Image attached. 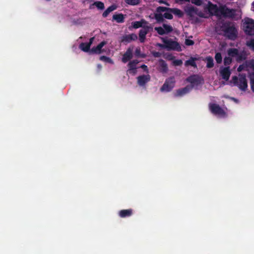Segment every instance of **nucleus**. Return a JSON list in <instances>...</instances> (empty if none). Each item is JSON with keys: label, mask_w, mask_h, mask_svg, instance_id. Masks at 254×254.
I'll return each instance as SVG.
<instances>
[{"label": "nucleus", "mask_w": 254, "mask_h": 254, "mask_svg": "<svg viewBox=\"0 0 254 254\" xmlns=\"http://www.w3.org/2000/svg\"><path fill=\"white\" fill-rule=\"evenodd\" d=\"M230 84L237 86L242 91H246L248 88V83L246 76L239 74L238 76H234L230 82Z\"/></svg>", "instance_id": "20e7f679"}, {"label": "nucleus", "mask_w": 254, "mask_h": 254, "mask_svg": "<svg viewBox=\"0 0 254 254\" xmlns=\"http://www.w3.org/2000/svg\"><path fill=\"white\" fill-rule=\"evenodd\" d=\"M185 65L187 66L190 65L192 66H195V64L194 60L193 59H190L189 60L187 61L186 62Z\"/></svg>", "instance_id": "7c9ffc66"}, {"label": "nucleus", "mask_w": 254, "mask_h": 254, "mask_svg": "<svg viewBox=\"0 0 254 254\" xmlns=\"http://www.w3.org/2000/svg\"><path fill=\"white\" fill-rule=\"evenodd\" d=\"M155 29L160 35L168 33L172 30V27L166 24H164L163 27H155Z\"/></svg>", "instance_id": "4468645a"}, {"label": "nucleus", "mask_w": 254, "mask_h": 254, "mask_svg": "<svg viewBox=\"0 0 254 254\" xmlns=\"http://www.w3.org/2000/svg\"><path fill=\"white\" fill-rule=\"evenodd\" d=\"M138 62L137 60H134L129 63L128 64V69L127 70V73L134 75L136 73V65Z\"/></svg>", "instance_id": "f3484780"}, {"label": "nucleus", "mask_w": 254, "mask_h": 254, "mask_svg": "<svg viewBox=\"0 0 254 254\" xmlns=\"http://www.w3.org/2000/svg\"><path fill=\"white\" fill-rule=\"evenodd\" d=\"M136 54H137V55H138V49H136Z\"/></svg>", "instance_id": "a18cd8bd"}, {"label": "nucleus", "mask_w": 254, "mask_h": 254, "mask_svg": "<svg viewBox=\"0 0 254 254\" xmlns=\"http://www.w3.org/2000/svg\"><path fill=\"white\" fill-rule=\"evenodd\" d=\"M110 13L109 11H108V9H107L103 13V15L104 17H106L109 13Z\"/></svg>", "instance_id": "58836bf2"}, {"label": "nucleus", "mask_w": 254, "mask_h": 254, "mask_svg": "<svg viewBox=\"0 0 254 254\" xmlns=\"http://www.w3.org/2000/svg\"><path fill=\"white\" fill-rule=\"evenodd\" d=\"M163 42L164 43V45L158 44L157 45L159 47L165 48L168 50H174L178 51H181V46L178 43L168 40H163Z\"/></svg>", "instance_id": "6e6552de"}, {"label": "nucleus", "mask_w": 254, "mask_h": 254, "mask_svg": "<svg viewBox=\"0 0 254 254\" xmlns=\"http://www.w3.org/2000/svg\"><path fill=\"white\" fill-rule=\"evenodd\" d=\"M137 38V35L135 34H131L123 37L122 41L123 42H130L132 40H135Z\"/></svg>", "instance_id": "5701e85b"}, {"label": "nucleus", "mask_w": 254, "mask_h": 254, "mask_svg": "<svg viewBox=\"0 0 254 254\" xmlns=\"http://www.w3.org/2000/svg\"><path fill=\"white\" fill-rule=\"evenodd\" d=\"M125 1L130 5H136L139 3V0H125Z\"/></svg>", "instance_id": "2f4dec72"}, {"label": "nucleus", "mask_w": 254, "mask_h": 254, "mask_svg": "<svg viewBox=\"0 0 254 254\" xmlns=\"http://www.w3.org/2000/svg\"><path fill=\"white\" fill-rule=\"evenodd\" d=\"M191 90L190 86H187L186 87L179 89L177 91L175 96H182L188 93Z\"/></svg>", "instance_id": "4be33fe9"}, {"label": "nucleus", "mask_w": 254, "mask_h": 254, "mask_svg": "<svg viewBox=\"0 0 254 254\" xmlns=\"http://www.w3.org/2000/svg\"><path fill=\"white\" fill-rule=\"evenodd\" d=\"M232 60L231 57L228 56V57H226L224 59V64L225 65H228L231 63Z\"/></svg>", "instance_id": "f704fd0d"}, {"label": "nucleus", "mask_w": 254, "mask_h": 254, "mask_svg": "<svg viewBox=\"0 0 254 254\" xmlns=\"http://www.w3.org/2000/svg\"><path fill=\"white\" fill-rule=\"evenodd\" d=\"M116 9V6L115 5H111V6H110L109 7H108L107 8L108 9V11H109L110 12H111V11L115 10Z\"/></svg>", "instance_id": "4c0bfd02"}, {"label": "nucleus", "mask_w": 254, "mask_h": 254, "mask_svg": "<svg viewBox=\"0 0 254 254\" xmlns=\"http://www.w3.org/2000/svg\"><path fill=\"white\" fill-rule=\"evenodd\" d=\"M175 85V80L173 78H170L166 80L165 82L160 89L161 91L167 92L171 91Z\"/></svg>", "instance_id": "9b49d317"}, {"label": "nucleus", "mask_w": 254, "mask_h": 254, "mask_svg": "<svg viewBox=\"0 0 254 254\" xmlns=\"http://www.w3.org/2000/svg\"><path fill=\"white\" fill-rule=\"evenodd\" d=\"M131 209L122 210L119 212V215L121 217H126L129 216L132 214Z\"/></svg>", "instance_id": "b1692460"}, {"label": "nucleus", "mask_w": 254, "mask_h": 254, "mask_svg": "<svg viewBox=\"0 0 254 254\" xmlns=\"http://www.w3.org/2000/svg\"><path fill=\"white\" fill-rule=\"evenodd\" d=\"M187 81L190 83V87L196 88L199 85L203 82L202 78L198 75H192L187 79Z\"/></svg>", "instance_id": "9d476101"}, {"label": "nucleus", "mask_w": 254, "mask_h": 254, "mask_svg": "<svg viewBox=\"0 0 254 254\" xmlns=\"http://www.w3.org/2000/svg\"><path fill=\"white\" fill-rule=\"evenodd\" d=\"M220 74L224 80L227 81L230 76L231 71L229 67H222L220 70Z\"/></svg>", "instance_id": "dca6fc26"}, {"label": "nucleus", "mask_w": 254, "mask_h": 254, "mask_svg": "<svg viewBox=\"0 0 254 254\" xmlns=\"http://www.w3.org/2000/svg\"><path fill=\"white\" fill-rule=\"evenodd\" d=\"M206 63V66L208 68L212 67L213 65V59L211 57H207L205 59Z\"/></svg>", "instance_id": "393cba45"}, {"label": "nucleus", "mask_w": 254, "mask_h": 254, "mask_svg": "<svg viewBox=\"0 0 254 254\" xmlns=\"http://www.w3.org/2000/svg\"><path fill=\"white\" fill-rule=\"evenodd\" d=\"M159 2H160V3L164 2V1H160Z\"/></svg>", "instance_id": "de8ad7c7"}, {"label": "nucleus", "mask_w": 254, "mask_h": 254, "mask_svg": "<svg viewBox=\"0 0 254 254\" xmlns=\"http://www.w3.org/2000/svg\"><path fill=\"white\" fill-rule=\"evenodd\" d=\"M159 54L158 53H155L154 54V56H155V57H158V56H159Z\"/></svg>", "instance_id": "37998d69"}, {"label": "nucleus", "mask_w": 254, "mask_h": 254, "mask_svg": "<svg viewBox=\"0 0 254 254\" xmlns=\"http://www.w3.org/2000/svg\"><path fill=\"white\" fill-rule=\"evenodd\" d=\"M232 99L233 101H234L235 102H236V103H238V101H237V99H235V98H232Z\"/></svg>", "instance_id": "c03bdc74"}, {"label": "nucleus", "mask_w": 254, "mask_h": 254, "mask_svg": "<svg viewBox=\"0 0 254 254\" xmlns=\"http://www.w3.org/2000/svg\"><path fill=\"white\" fill-rule=\"evenodd\" d=\"M242 29L248 35L254 34V20L250 18H245L242 21Z\"/></svg>", "instance_id": "423d86ee"}, {"label": "nucleus", "mask_w": 254, "mask_h": 254, "mask_svg": "<svg viewBox=\"0 0 254 254\" xmlns=\"http://www.w3.org/2000/svg\"><path fill=\"white\" fill-rule=\"evenodd\" d=\"M98 67L99 68H101V66L100 65H98Z\"/></svg>", "instance_id": "49530a36"}, {"label": "nucleus", "mask_w": 254, "mask_h": 254, "mask_svg": "<svg viewBox=\"0 0 254 254\" xmlns=\"http://www.w3.org/2000/svg\"><path fill=\"white\" fill-rule=\"evenodd\" d=\"M172 8H167L164 7L159 6L157 9V13L155 14V18L158 21L162 20V16L167 19H171L173 18Z\"/></svg>", "instance_id": "39448f33"}, {"label": "nucleus", "mask_w": 254, "mask_h": 254, "mask_svg": "<svg viewBox=\"0 0 254 254\" xmlns=\"http://www.w3.org/2000/svg\"><path fill=\"white\" fill-rule=\"evenodd\" d=\"M93 40H94V38H90V41L89 43H81L79 46L80 49L84 52H89L90 53V50H89V49H90L91 45L92 44V43L93 41Z\"/></svg>", "instance_id": "aec40b11"}, {"label": "nucleus", "mask_w": 254, "mask_h": 254, "mask_svg": "<svg viewBox=\"0 0 254 254\" xmlns=\"http://www.w3.org/2000/svg\"><path fill=\"white\" fill-rule=\"evenodd\" d=\"M178 3L182 2H188L190 1V0H175Z\"/></svg>", "instance_id": "ea45409f"}, {"label": "nucleus", "mask_w": 254, "mask_h": 254, "mask_svg": "<svg viewBox=\"0 0 254 254\" xmlns=\"http://www.w3.org/2000/svg\"><path fill=\"white\" fill-rule=\"evenodd\" d=\"M225 35L230 39H235L237 36V30L233 24H229L223 27Z\"/></svg>", "instance_id": "0eeeda50"}, {"label": "nucleus", "mask_w": 254, "mask_h": 254, "mask_svg": "<svg viewBox=\"0 0 254 254\" xmlns=\"http://www.w3.org/2000/svg\"><path fill=\"white\" fill-rule=\"evenodd\" d=\"M228 55L231 58H234L237 61H241L244 57H243L242 54L240 53L238 50L236 49H230L228 51Z\"/></svg>", "instance_id": "f8f14e48"}, {"label": "nucleus", "mask_w": 254, "mask_h": 254, "mask_svg": "<svg viewBox=\"0 0 254 254\" xmlns=\"http://www.w3.org/2000/svg\"><path fill=\"white\" fill-rule=\"evenodd\" d=\"M148 25V23L144 20L142 19L139 21H134L132 22L131 26L133 28L137 29L140 27L142 28L146 27V26Z\"/></svg>", "instance_id": "6ab92c4d"}, {"label": "nucleus", "mask_w": 254, "mask_h": 254, "mask_svg": "<svg viewBox=\"0 0 254 254\" xmlns=\"http://www.w3.org/2000/svg\"><path fill=\"white\" fill-rule=\"evenodd\" d=\"M173 13L179 17H182L183 15V12L180 9L177 8H172Z\"/></svg>", "instance_id": "cd10ccee"}, {"label": "nucleus", "mask_w": 254, "mask_h": 254, "mask_svg": "<svg viewBox=\"0 0 254 254\" xmlns=\"http://www.w3.org/2000/svg\"><path fill=\"white\" fill-rule=\"evenodd\" d=\"M238 71H247L248 77L250 79V84L252 91L254 92V60H252L246 62L244 64L240 65L238 68Z\"/></svg>", "instance_id": "7ed1b4c3"}, {"label": "nucleus", "mask_w": 254, "mask_h": 254, "mask_svg": "<svg viewBox=\"0 0 254 254\" xmlns=\"http://www.w3.org/2000/svg\"><path fill=\"white\" fill-rule=\"evenodd\" d=\"M150 28L151 27L148 25V26H146V27L142 28V29L140 30L139 39L141 42H143L144 41L146 35L148 32L149 28Z\"/></svg>", "instance_id": "a211bd4d"}, {"label": "nucleus", "mask_w": 254, "mask_h": 254, "mask_svg": "<svg viewBox=\"0 0 254 254\" xmlns=\"http://www.w3.org/2000/svg\"><path fill=\"white\" fill-rule=\"evenodd\" d=\"M132 48H129L127 50V52L123 55V57L122 58L123 62L126 63L132 58Z\"/></svg>", "instance_id": "412c9836"}, {"label": "nucleus", "mask_w": 254, "mask_h": 254, "mask_svg": "<svg viewBox=\"0 0 254 254\" xmlns=\"http://www.w3.org/2000/svg\"><path fill=\"white\" fill-rule=\"evenodd\" d=\"M217 12L216 14L213 15L221 16L232 18L235 19H238L241 18V10L238 8L236 9H230L225 6L220 5L219 7L217 6Z\"/></svg>", "instance_id": "f03ea898"}, {"label": "nucleus", "mask_w": 254, "mask_h": 254, "mask_svg": "<svg viewBox=\"0 0 254 254\" xmlns=\"http://www.w3.org/2000/svg\"><path fill=\"white\" fill-rule=\"evenodd\" d=\"M246 44L250 48L254 51V39H252L248 41Z\"/></svg>", "instance_id": "c85d7f7f"}, {"label": "nucleus", "mask_w": 254, "mask_h": 254, "mask_svg": "<svg viewBox=\"0 0 254 254\" xmlns=\"http://www.w3.org/2000/svg\"><path fill=\"white\" fill-rule=\"evenodd\" d=\"M100 60L104 61L106 63H108L111 64H113V62L112 61V60L108 57H107L105 56H101L100 58Z\"/></svg>", "instance_id": "c756f323"}, {"label": "nucleus", "mask_w": 254, "mask_h": 254, "mask_svg": "<svg viewBox=\"0 0 254 254\" xmlns=\"http://www.w3.org/2000/svg\"><path fill=\"white\" fill-rule=\"evenodd\" d=\"M94 5L99 9H103L104 8V3L102 2L97 1L94 3Z\"/></svg>", "instance_id": "72a5a7b5"}, {"label": "nucleus", "mask_w": 254, "mask_h": 254, "mask_svg": "<svg viewBox=\"0 0 254 254\" xmlns=\"http://www.w3.org/2000/svg\"><path fill=\"white\" fill-rule=\"evenodd\" d=\"M215 59L217 63H221L222 58L221 54L219 53H216Z\"/></svg>", "instance_id": "473e14b6"}, {"label": "nucleus", "mask_w": 254, "mask_h": 254, "mask_svg": "<svg viewBox=\"0 0 254 254\" xmlns=\"http://www.w3.org/2000/svg\"><path fill=\"white\" fill-rule=\"evenodd\" d=\"M141 67L143 68L144 70L147 71V67L145 65H142Z\"/></svg>", "instance_id": "a19ab883"}, {"label": "nucleus", "mask_w": 254, "mask_h": 254, "mask_svg": "<svg viewBox=\"0 0 254 254\" xmlns=\"http://www.w3.org/2000/svg\"><path fill=\"white\" fill-rule=\"evenodd\" d=\"M107 42L105 41L102 42L96 47L92 48V49L90 51V53L99 54L101 53H103L104 50L102 49L103 47L105 46Z\"/></svg>", "instance_id": "2eb2a0df"}, {"label": "nucleus", "mask_w": 254, "mask_h": 254, "mask_svg": "<svg viewBox=\"0 0 254 254\" xmlns=\"http://www.w3.org/2000/svg\"><path fill=\"white\" fill-rule=\"evenodd\" d=\"M209 107L211 112L219 118L224 117L226 115V111L218 105L210 103Z\"/></svg>", "instance_id": "1a4fd4ad"}, {"label": "nucleus", "mask_w": 254, "mask_h": 254, "mask_svg": "<svg viewBox=\"0 0 254 254\" xmlns=\"http://www.w3.org/2000/svg\"><path fill=\"white\" fill-rule=\"evenodd\" d=\"M160 70L163 72H165L167 70V65L163 61L159 62Z\"/></svg>", "instance_id": "a878e982"}, {"label": "nucleus", "mask_w": 254, "mask_h": 254, "mask_svg": "<svg viewBox=\"0 0 254 254\" xmlns=\"http://www.w3.org/2000/svg\"><path fill=\"white\" fill-rule=\"evenodd\" d=\"M173 63L175 65H180L182 64L183 62L181 60H175L173 61Z\"/></svg>", "instance_id": "c9c22d12"}, {"label": "nucleus", "mask_w": 254, "mask_h": 254, "mask_svg": "<svg viewBox=\"0 0 254 254\" xmlns=\"http://www.w3.org/2000/svg\"><path fill=\"white\" fill-rule=\"evenodd\" d=\"M113 19L118 22H122L124 21V17L123 14H119L114 15L113 17Z\"/></svg>", "instance_id": "bb28decb"}, {"label": "nucleus", "mask_w": 254, "mask_h": 254, "mask_svg": "<svg viewBox=\"0 0 254 254\" xmlns=\"http://www.w3.org/2000/svg\"><path fill=\"white\" fill-rule=\"evenodd\" d=\"M150 80V76L148 74L140 75L137 77V84L139 86L141 87H144Z\"/></svg>", "instance_id": "ddd939ff"}, {"label": "nucleus", "mask_w": 254, "mask_h": 254, "mask_svg": "<svg viewBox=\"0 0 254 254\" xmlns=\"http://www.w3.org/2000/svg\"><path fill=\"white\" fill-rule=\"evenodd\" d=\"M191 2L197 6H202L203 10H198L193 6H187L185 10L190 16L197 15L200 17L208 18L217 13V5L207 0H190Z\"/></svg>", "instance_id": "f257e3e1"}, {"label": "nucleus", "mask_w": 254, "mask_h": 254, "mask_svg": "<svg viewBox=\"0 0 254 254\" xmlns=\"http://www.w3.org/2000/svg\"><path fill=\"white\" fill-rule=\"evenodd\" d=\"M185 44L188 46H191L193 45L194 42L192 40L187 39L185 41Z\"/></svg>", "instance_id": "e433bc0d"}, {"label": "nucleus", "mask_w": 254, "mask_h": 254, "mask_svg": "<svg viewBox=\"0 0 254 254\" xmlns=\"http://www.w3.org/2000/svg\"><path fill=\"white\" fill-rule=\"evenodd\" d=\"M251 9L253 11H254V1L252 3V7Z\"/></svg>", "instance_id": "79ce46f5"}]
</instances>
